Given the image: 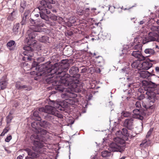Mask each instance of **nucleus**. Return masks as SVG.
<instances>
[{"label": "nucleus", "mask_w": 159, "mask_h": 159, "mask_svg": "<svg viewBox=\"0 0 159 159\" xmlns=\"http://www.w3.org/2000/svg\"><path fill=\"white\" fill-rule=\"evenodd\" d=\"M50 18L52 20L55 21L57 20V17L55 15H52L51 16Z\"/></svg>", "instance_id": "nucleus-44"}, {"label": "nucleus", "mask_w": 159, "mask_h": 159, "mask_svg": "<svg viewBox=\"0 0 159 159\" xmlns=\"http://www.w3.org/2000/svg\"><path fill=\"white\" fill-rule=\"evenodd\" d=\"M102 156L104 157H107L110 156L111 154V152L107 150L102 151Z\"/></svg>", "instance_id": "nucleus-31"}, {"label": "nucleus", "mask_w": 159, "mask_h": 159, "mask_svg": "<svg viewBox=\"0 0 159 159\" xmlns=\"http://www.w3.org/2000/svg\"><path fill=\"white\" fill-rule=\"evenodd\" d=\"M73 34V33L71 31H68L65 33L66 36L68 38H70V37Z\"/></svg>", "instance_id": "nucleus-39"}, {"label": "nucleus", "mask_w": 159, "mask_h": 159, "mask_svg": "<svg viewBox=\"0 0 159 159\" xmlns=\"http://www.w3.org/2000/svg\"><path fill=\"white\" fill-rule=\"evenodd\" d=\"M48 104L52 106H53V107H52L55 108L58 111H64L65 108L67 107V104L63 102L57 103L54 101L50 100Z\"/></svg>", "instance_id": "nucleus-7"}, {"label": "nucleus", "mask_w": 159, "mask_h": 159, "mask_svg": "<svg viewBox=\"0 0 159 159\" xmlns=\"http://www.w3.org/2000/svg\"><path fill=\"white\" fill-rule=\"evenodd\" d=\"M136 107L140 108L141 107V102L140 101H138L136 102L135 104Z\"/></svg>", "instance_id": "nucleus-45"}, {"label": "nucleus", "mask_w": 159, "mask_h": 159, "mask_svg": "<svg viewBox=\"0 0 159 159\" xmlns=\"http://www.w3.org/2000/svg\"><path fill=\"white\" fill-rule=\"evenodd\" d=\"M132 84H130V83H129V84H128V87H130V86H131V85Z\"/></svg>", "instance_id": "nucleus-64"}, {"label": "nucleus", "mask_w": 159, "mask_h": 159, "mask_svg": "<svg viewBox=\"0 0 159 159\" xmlns=\"http://www.w3.org/2000/svg\"><path fill=\"white\" fill-rule=\"evenodd\" d=\"M5 133H4L2 131V133L1 134V136H3L5 135Z\"/></svg>", "instance_id": "nucleus-59"}, {"label": "nucleus", "mask_w": 159, "mask_h": 159, "mask_svg": "<svg viewBox=\"0 0 159 159\" xmlns=\"http://www.w3.org/2000/svg\"><path fill=\"white\" fill-rule=\"evenodd\" d=\"M8 84V80L6 76H3L0 80V87L1 89L2 90H4L5 89Z\"/></svg>", "instance_id": "nucleus-16"}, {"label": "nucleus", "mask_w": 159, "mask_h": 159, "mask_svg": "<svg viewBox=\"0 0 159 159\" xmlns=\"http://www.w3.org/2000/svg\"><path fill=\"white\" fill-rule=\"evenodd\" d=\"M115 7L114 6H110L109 7V10H110L111 12L112 13V12H113L114 10L115 9Z\"/></svg>", "instance_id": "nucleus-47"}, {"label": "nucleus", "mask_w": 159, "mask_h": 159, "mask_svg": "<svg viewBox=\"0 0 159 159\" xmlns=\"http://www.w3.org/2000/svg\"><path fill=\"white\" fill-rule=\"evenodd\" d=\"M32 118L38 121H40L42 119L39 116V111H35L34 112Z\"/></svg>", "instance_id": "nucleus-25"}, {"label": "nucleus", "mask_w": 159, "mask_h": 159, "mask_svg": "<svg viewBox=\"0 0 159 159\" xmlns=\"http://www.w3.org/2000/svg\"><path fill=\"white\" fill-rule=\"evenodd\" d=\"M152 64L148 61H146L141 63V69L148 70L152 67Z\"/></svg>", "instance_id": "nucleus-18"}, {"label": "nucleus", "mask_w": 159, "mask_h": 159, "mask_svg": "<svg viewBox=\"0 0 159 159\" xmlns=\"http://www.w3.org/2000/svg\"><path fill=\"white\" fill-rule=\"evenodd\" d=\"M36 35L34 32H32L30 34H28L26 35V40H31V39H36Z\"/></svg>", "instance_id": "nucleus-28"}, {"label": "nucleus", "mask_w": 159, "mask_h": 159, "mask_svg": "<svg viewBox=\"0 0 159 159\" xmlns=\"http://www.w3.org/2000/svg\"><path fill=\"white\" fill-rule=\"evenodd\" d=\"M158 25H159V24H158ZM150 29L151 30L153 31H157V33L159 34V26H152L151 28Z\"/></svg>", "instance_id": "nucleus-35"}, {"label": "nucleus", "mask_w": 159, "mask_h": 159, "mask_svg": "<svg viewBox=\"0 0 159 159\" xmlns=\"http://www.w3.org/2000/svg\"><path fill=\"white\" fill-rule=\"evenodd\" d=\"M17 159H23L22 156L20 155L17 157Z\"/></svg>", "instance_id": "nucleus-56"}, {"label": "nucleus", "mask_w": 159, "mask_h": 159, "mask_svg": "<svg viewBox=\"0 0 159 159\" xmlns=\"http://www.w3.org/2000/svg\"><path fill=\"white\" fill-rule=\"evenodd\" d=\"M15 87L18 90L22 89H25L26 90H28V88L26 85H21V83L20 81H17L15 83Z\"/></svg>", "instance_id": "nucleus-21"}, {"label": "nucleus", "mask_w": 159, "mask_h": 159, "mask_svg": "<svg viewBox=\"0 0 159 159\" xmlns=\"http://www.w3.org/2000/svg\"><path fill=\"white\" fill-rule=\"evenodd\" d=\"M47 133L48 132L46 130L41 128L38 129L36 132V134H39L43 135H46Z\"/></svg>", "instance_id": "nucleus-30"}, {"label": "nucleus", "mask_w": 159, "mask_h": 159, "mask_svg": "<svg viewBox=\"0 0 159 159\" xmlns=\"http://www.w3.org/2000/svg\"><path fill=\"white\" fill-rule=\"evenodd\" d=\"M140 60H136L134 61L131 65L133 68L137 69L139 70H141V63Z\"/></svg>", "instance_id": "nucleus-20"}, {"label": "nucleus", "mask_w": 159, "mask_h": 159, "mask_svg": "<svg viewBox=\"0 0 159 159\" xmlns=\"http://www.w3.org/2000/svg\"><path fill=\"white\" fill-rule=\"evenodd\" d=\"M28 46L25 45L23 47L25 50L23 54L25 56H27V61H31V57L34 55L33 51L37 48L38 46L36 40H26Z\"/></svg>", "instance_id": "nucleus-4"}, {"label": "nucleus", "mask_w": 159, "mask_h": 159, "mask_svg": "<svg viewBox=\"0 0 159 159\" xmlns=\"http://www.w3.org/2000/svg\"><path fill=\"white\" fill-rule=\"evenodd\" d=\"M17 14V10L16 9H13L11 12L7 17V20H13L16 18Z\"/></svg>", "instance_id": "nucleus-19"}, {"label": "nucleus", "mask_w": 159, "mask_h": 159, "mask_svg": "<svg viewBox=\"0 0 159 159\" xmlns=\"http://www.w3.org/2000/svg\"><path fill=\"white\" fill-rule=\"evenodd\" d=\"M25 151L27 153L28 155L29 156V157L32 158H37L39 157V154L38 152H33L29 148H26L25 149Z\"/></svg>", "instance_id": "nucleus-17"}, {"label": "nucleus", "mask_w": 159, "mask_h": 159, "mask_svg": "<svg viewBox=\"0 0 159 159\" xmlns=\"http://www.w3.org/2000/svg\"><path fill=\"white\" fill-rule=\"evenodd\" d=\"M12 118V117L11 116H9V115H8L6 117L7 123L8 124L10 123Z\"/></svg>", "instance_id": "nucleus-41"}, {"label": "nucleus", "mask_w": 159, "mask_h": 159, "mask_svg": "<svg viewBox=\"0 0 159 159\" xmlns=\"http://www.w3.org/2000/svg\"><path fill=\"white\" fill-rule=\"evenodd\" d=\"M134 115L132 114V116L133 118H136L142 120L143 117L142 116L143 113L141 110L137 109H134L133 111Z\"/></svg>", "instance_id": "nucleus-12"}, {"label": "nucleus", "mask_w": 159, "mask_h": 159, "mask_svg": "<svg viewBox=\"0 0 159 159\" xmlns=\"http://www.w3.org/2000/svg\"><path fill=\"white\" fill-rule=\"evenodd\" d=\"M90 37H91V36H89L88 35H87L85 36V38L87 39H90Z\"/></svg>", "instance_id": "nucleus-62"}, {"label": "nucleus", "mask_w": 159, "mask_h": 159, "mask_svg": "<svg viewBox=\"0 0 159 159\" xmlns=\"http://www.w3.org/2000/svg\"><path fill=\"white\" fill-rule=\"evenodd\" d=\"M88 97L87 98V100L88 101L91 100L93 97L92 95L91 94H90L88 96Z\"/></svg>", "instance_id": "nucleus-50"}, {"label": "nucleus", "mask_w": 159, "mask_h": 159, "mask_svg": "<svg viewBox=\"0 0 159 159\" xmlns=\"http://www.w3.org/2000/svg\"><path fill=\"white\" fill-rule=\"evenodd\" d=\"M153 129L152 128H151L148 132L147 133V134L146 135V138L147 139L150 136V135H151L152 133V132L153 131Z\"/></svg>", "instance_id": "nucleus-38"}, {"label": "nucleus", "mask_w": 159, "mask_h": 159, "mask_svg": "<svg viewBox=\"0 0 159 159\" xmlns=\"http://www.w3.org/2000/svg\"><path fill=\"white\" fill-rule=\"evenodd\" d=\"M38 65V63L36 62H34L32 64V66L33 67H35Z\"/></svg>", "instance_id": "nucleus-49"}, {"label": "nucleus", "mask_w": 159, "mask_h": 159, "mask_svg": "<svg viewBox=\"0 0 159 159\" xmlns=\"http://www.w3.org/2000/svg\"><path fill=\"white\" fill-rule=\"evenodd\" d=\"M117 136L123 135L125 137V139H123L118 137L114 139L115 142L111 143L109 145L108 149L113 152H119L121 153L125 151V140L128 139V137L132 138L133 136L129 134L128 130L126 128H124L122 131L119 130L117 131L116 133Z\"/></svg>", "instance_id": "nucleus-2"}, {"label": "nucleus", "mask_w": 159, "mask_h": 159, "mask_svg": "<svg viewBox=\"0 0 159 159\" xmlns=\"http://www.w3.org/2000/svg\"><path fill=\"white\" fill-rule=\"evenodd\" d=\"M25 57H22V60L23 61H27V56H25Z\"/></svg>", "instance_id": "nucleus-54"}, {"label": "nucleus", "mask_w": 159, "mask_h": 159, "mask_svg": "<svg viewBox=\"0 0 159 159\" xmlns=\"http://www.w3.org/2000/svg\"><path fill=\"white\" fill-rule=\"evenodd\" d=\"M26 2L25 1H22L20 4V11L23 12L26 7Z\"/></svg>", "instance_id": "nucleus-32"}, {"label": "nucleus", "mask_w": 159, "mask_h": 159, "mask_svg": "<svg viewBox=\"0 0 159 159\" xmlns=\"http://www.w3.org/2000/svg\"><path fill=\"white\" fill-rule=\"evenodd\" d=\"M38 61L40 62H42L44 61V58L43 57H41L38 58Z\"/></svg>", "instance_id": "nucleus-51"}, {"label": "nucleus", "mask_w": 159, "mask_h": 159, "mask_svg": "<svg viewBox=\"0 0 159 159\" xmlns=\"http://www.w3.org/2000/svg\"><path fill=\"white\" fill-rule=\"evenodd\" d=\"M30 23L32 24H34L35 23V20L33 19L30 18L29 20Z\"/></svg>", "instance_id": "nucleus-48"}, {"label": "nucleus", "mask_w": 159, "mask_h": 159, "mask_svg": "<svg viewBox=\"0 0 159 159\" xmlns=\"http://www.w3.org/2000/svg\"><path fill=\"white\" fill-rule=\"evenodd\" d=\"M15 44V42L14 40H10L7 43V45L8 48H9L14 46Z\"/></svg>", "instance_id": "nucleus-36"}, {"label": "nucleus", "mask_w": 159, "mask_h": 159, "mask_svg": "<svg viewBox=\"0 0 159 159\" xmlns=\"http://www.w3.org/2000/svg\"><path fill=\"white\" fill-rule=\"evenodd\" d=\"M95 71L97 73H99L101 72V70L100 68H97L95 70Z\"/></svg>", "instance_id": "nucleus-53"}, {"label": "nucleus", "mask_w": 159, "mask_h": 159, "mask_svg": "<svg viewBox=\"0 0 159 159\" xmlns=\"http://www.w3.org/2000/svg\"><path fill=\"white\" fill-rule=\"evenodd\" d=\"M144 52L146 54H148L149 55L148 56L149 57L150 55H153L155 54L156 52L155 51L151 48H147L144 50Z\"/></svg>", "instance_id": "nucleus-27"}, {"label": "nucleus", "mask_w": 159, "mask_h": 159, "mask_svg": "<svg viewBox=\"0 0 159 159\" xmlns=\"http://www.w3.org/2000/svg\"><path fill=\"white\" fill-rule=\"evenodd\" d=\"M157 86L156 84L151 81L148 82L146 88L145 90H146V94L148 92L150 93H155L153 91Z\"/></svg>", "instance_id": "nucleus-14"}, {"label": "nucleus", "mask_w": 159, "mask_h": 159, "mask_svg": "<svg viewBox=\"0 0 159 159\" xmlns=\"http://www.w3.org/2000/svg\"><path fill=\"white\" fill-rule=\"evenodd\" d=\"M157 33H155L153 32H150L148 34L149 37L150 38L148 40H157L155 36Z\"/></svg>", "instance_id": "nucleus-34"}, {"label": "nucleus", "mask_w": 159, "mask_h": 159, "mask_svg": "<svg viewBox=\"0 0 159 159\" xmlns=\"http://www.w3.org/2000/svg\"><path fill=\"white\" fill-rule=\"evenodd\" d=\"M144 23V21H143L142 20L140 22L139 24L140 25H142V24H143Z\"/></svg>", "instance_id": "nucleus-60"}, {"label": "nucleus", "mask_w": 159, "mask_h": 159, "mask_svg": "<svg viewBox=\"0 0 159 159\" xmlns=\"http://www.w3.org/2000/svg\"><path fill=\"white\" fill-rule=\"evenodd\" d=\"M84 11L85 12L89 11V8H86L85 9Z\"/></svg>", "instance_id": "nucleus-58"}, {"label": "nucleus", "mask_w": 159, "mask_h": 159, "mask_svg": "<svg viewBox=\"0 0 159 159\" xmlns=\"http://www.w3.org/2000/svg\"><path fill=\"white\" fill-rule=\"evenodd\" d=\"M152 142L149 139H145L143 140L142 143L140 144V146H143L144 147L148 146H151Z\"/></svg>", "instance_id": "nucleus-26"}, {"label": "nucleus", "mask_w": 159, "mask_h": 159, "mask_svg": "<svg viewBox=\"0 0 159 159\" xmlns=\"http://www.w3.org/2000/svg\"><path fill=\"white\" fill-rule=\"evenodd\" d=\"M124 126L129 130L134 128V118H130L125 120L123 123Z\"/></svg>", "instance_id": "nucleus-9"}, {"label": "nucleus", "mask_w": 159, "mask_h": 159, "mask_svg": "<svg viewBox=\"0 0 159 159\" xmlns=\"http://www.w3.org/2000/svg\"><path fill=\"white\" fill-rule=\"evenodd\" d=\"M40 125L41 127L45 129L49 128L51 126L50 123L45 120L40 121Z\"/></svg>", "instance_id": "nucleus-23"}, {"label": "nucleus", "mask_w": 159, "mask_h": 159, "mask_svg": "<svg viewBox=\"0 0 159 159\" xmlns=\"http://www.w3.org/2000/svg\"><path fill=\"white\" fill-rule=\"evenodd\" d=\"M32 127L34 129V131L36 133V132L38 129L40 128V122L38 121H34L31 124Z\"/></svg>", "instance_id": "nucleus-24"}, {"label": "nucleus", "mask_w": 159, "mask_h": 159, "mask_svg": "<svg viewBox=\"0 0 159 159\" xmlns=\"http://www.w3.org/2000/svg\"><path fill=\"white\" fill-rule=\"evenodd\" d=\"M44 25L43 23H40L35 25H33L30 26V29L33 30L34 32H41L43 31V29L42 27Z\"/></svg>", "instance_id": "nucleus-10"}, {"label": "nucleus", "mask_w": 159, "mask_h": 159, "mask_svg": "<svg viewBox=\"0 0 159 159\" xmlns=\"http://www.w3.org/2000/svg\"><path fill=\"white\" fill-rule=\"evenodd\" d=\"M30 11L29 10L26 11L24 13L23 17L27 18V17L30 14Z\"/></svg>", "instance_id": "nucleus-42"}, {"label": "nucleus", "mask_w": 159, "mask_h": 159, "mask_svg": "<svg viewBox=\"0 0 159 159\" xmlns=\"http://www.w3.org/2000/svg\"><path fill=\"white\" fill-rule=\"evenodd\" d=\"M39 16V14H35L34 16V17L35 18H38Z\"/></svg>", "instance_id": "nucleus-57"}, {"label": "nucleus", "mask_w": 159, "mask_h": 159, "mask_svg": "<svg viewBox=\"0 0 159 159\" xmlns=\"http://www.w3.org/2000/svg\"><path fill=\"white\" fill-rule=\"evenodd\" d=\"M131 55L137 58L140 61L144 60L145 59V57L142 54L140 50L133 51L131 53Z\"/></svg>", "instance_id": "nucleus-15"}, {"label": "nucleus", "mask_w": 159, "mask_h": 159, "mask_svg": "<svg viewBox=\"0 0 159 159\" xmlns=\"http://www.w3.org/2000/svg\"><path fill=\"white\" fill-rule=\"evenodd\" d=\"M139 76L143 78H147L149 77L151 73L147 71H141L139 72Z\"/></svg>", "instance_id": "nucleus-22"}, {"label": "nucleus", "mask_w": 159, "mask_h": 159, "mask_svg": "<svg viewBox=\"0 0 159 159\" xmlns=\"http://www.w3.org/2000/svg\"><path fill=\"white\" fill-rule=\"evenodd\" d=\"M38 8L40 11L39 13L41 18L46 21H48L49 18L46 14H49L51 13L50 11L47 8H42L41 7H39Z\"/></svg>", "instance_id": "nucleus-8"}, {"label": "nucleus", "mask_w": 159, "mask_h": 159, "mask_svg": "<svg viewBox=\"0 0 159 159\" xmlns=\"http://www.w3.org/2000/svg\"><path fill=\"white\" fill-rule=\"evenodd\" d=\"M27 19V18L24 17L23 16L22 17V20L20 22V24L22 25H24L26 24Z\"/></svg>", "instance_id": "nucleus-40"}, {"label": "nucleus", "mask_w": 159, "mask_h": 159, "mask_svg": "<svg viewBox=\"0 0 159 159\" xmlns=\"http://www.w3.org/2000/svg\"><path fill=\"white\" fill-rule=\"evenodd\" d=\"M146 40H143V42L142 43H141L140 42H138V43H136L135 44V40L134 41V42L132 43V44H131L132 46L134 45V46L133 47V48L134 49L137 50H141L142 48V47L143 46L142 44H144L146 43H148V42L151 41H154V40H148V41L144 42V41H146ZM156 41H157L158 42H159V40H156Z\"/></svg>", "instance_id": "nucleus-13"}, {"label": "nucleus", "mask_w": 159, "mask_h": 159, "mask_svg": "<svg viewBox=\"0 0 159 159\" xmlns=\"http://www.w3.org/2000/svg\"><path fill=\"white\" fill-rule=\"evenodd\" d=\"M5 150L7 151L8 153H10L11 152L10 151L8 150L7 149H6V148H5Z\"/></svg>", "instance_id": "nucleus-61"}, {"label": "nucleus", "mask_w": 159, "mask_h": 159, "mask_svg": "<svg viewBox=\"0 0 159 159\" xmlns=\"http://www.w3.org/2000/svg\"><path fill=\"white\" fill-rule=\"evenodd\" d=\"M146 98L148 100L146 104H143V107L147 110L148 109L154 110L155 108L154 102L155 98L156 97V93H155L147 92L146 93Z\"/></svg>", "instance_id": "nucleus-6"}, {"label": "nucleus", "mask_w": 159, "mask_h": 159, "mask_svg": "<svg viewBox=\"0 0 159 159\" xmlns=\"http://www.w3.org/2000/svg\"><path fill=\"white\" fill-rule=\"evenodd\" d=\"M121 116L125 117H132V114L129 112L123 111L121 113Z\"/></svg>", "instance_id": "nucleus-33"}, {"label": "nucleus", "mask_w": 159, "mask_h": 159, "mask_svg": "<svg viewBox=\"0 0 159 159\" xmlns=\"http://www.w3.org/2000/svg\"><path fill=\"white\" fill-rule=\"evenodd\" d=\"M39 111L40 112L44 113V114H43V117L44 119L48 120L53 122L55 117H57L61 119L63 118V116L59 113L58 110L51 105H47L44 107L39 108Z\"/></svg>", "instance_id": "nucleus-3"}, {"label": "nucleus", "mask_w": 159, "mask_h": 159, "mask_svg": "<svg viewBox=\"0 0 159 159\" xmlns=\"http://www.w3.org/2000/svg\"><path fill=\"white\" fill-rule=\"evenodd\" d=\"M19 26V23H17L14 25L13 28V33L16 34H17L18 33H20V32L19 33L18 30Z\"/></svg>", "instance_id": "nucleus-29"}, {"label": "nucleus", "mask_w": 159, "mask_h": 159, "mask_svg": "<svg viewBox=\"0 0 159 159\" xmlns=\"http://www.w3.org/2000/svg\"><path fill=\"white\" fill-rule=\"evenodd\" d=\"M155 70L156 72H159V67L157 66L155 68Z\"/></svg>", "instance_id": "nucleus-55"}, {"label": "nucleus", "mask_w": 159, "mask_h": 159, "mask_svg": "<svg viewBox=\"0 0 159 159\" xmlns=\"http://www.w3.org/2000/svg\"><path fill=\"white\" fill-rule=\"evenodd\" d=\"M42 40H48V38L45 36H43L42 37Z\"/></svg>", "instance_id": "nucleus-52"}, {"label": "nucleus", "mask_w": 159, "mask_h": 159, "mask_svg": "<svg viewBox=\"0 0 159 159\" xmlns=\"http://www.w3.org/2000/svg\"><path fill=\"white\" fill-rule=\"evenodd\" d=\"M30 139L34 141L33 143L34 146L32 147V149L34 151H38L39 148L44 146V143L46 141L45 139L37 134L32 135Z\"/></svg>", "instance_id": "nucleus-5"}, {"label": "nucleus", "mask_w": 159, "mask_h": 159, "mask_svg": "<svg viewBox=\"0 0 159 159\" xmlns=\"http://www.w3.org/2000/svg\"><path fill=\"white\" fill-rule=\"evenodd\" d=\"M67 62L66 60H63L61 63H57L52 66L49 63L43 64L42 68H38L36 74L38 76H49L46 79V82L52 84L55 89L59 91L63 92L65 89L64 86L67 87L68 93L61 95L62 97L65 95L75 98L77 95L74 92L84 93L85 90L83 88L82 84L79 83L78 79L80 75L78 73L79 71L78 67L73 66L70 69L69 73L72 76L66 73L64 70Z\"/></svg>", "instance_id": "nucleus-1"}, {"label": "nucleus", "mask_w": 159, "mask_h": 159, "mask_svg": "<svg viewBox=\"0 0 159 159\" xmlns=\"http://www.w3.org/2000/svg\"><path fill=\"white\" fill-rule=\"evenodd\" d=\"M54 3L55 2L53 0H43L40 2L41 6L39 7H41L42 8H44L45 9L47 7L49 9H51L52 8V6L51 4Z\"/></svg>", "instance_id": "nucleus-11"}, {"label": "nucleus", "mask_w": 159, "mask_h": 159, "mask_svg": "<svg viewBox=\"0 0 159 159\" xmlns=\"http://www.w3.org/2000/svg\"><path fill=\"white\" fill-rule=\"evenodd\" d=\"M127 79L128 80V82L129 83H130V84H133L134 83V82L133 80V77H132L130 76L129 77H127Z\"/></svg>", "instance_id": "nucleus-37"}, {"label": "nucleus", "mask_w": 159, "mask_h": 159, "mask_svg": "<svg viewBox=\"0 0 159 159\" xmlns=\"http://www.w3.org/2000/svg\"><path fill=\"white\" fill-rule=\"evenodd\" d=\"M10 129V128L9 127L5 128L3 130V132L5 134L7 133Z\"/></svg>", "instance_id": "nucleus-46"}, {"label": "nucleus", "mask_w": 159, "mask_h": 159, "mask_svg": "<svg viewBox=\"0 0 159 159\" xmlns=\"http://www.w3.org/2000/svg\"><path fill=\"white\" fill-rule=\"evenodd\" d=\"M125 157L123 156V157H121L119 159H125Z\"/></svg>", "instance_id": "nucleus-63"}, {"label": "nucleus", "mask_w": 159, "mask_h": 159, "mask_svg": "<svg viewBox=\"0 0 159 159\" xmlns=\"http://www.w3.org/2000/svg\"><path fill=\"white\" fill-rule=\"evenodd\" d=\"M12 137L11 135L8 136L5 139V141L7 142H9L11 139Z\"/></svg>", "instance_id": "nucleus-43"}]
</instances>
